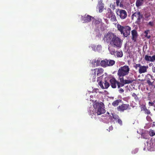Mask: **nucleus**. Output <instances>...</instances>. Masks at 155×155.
<instances>
[{
    "instance_id": "nucleus-1",
    "label": "nucleus",
    "mask_w": 155,
    "mask_h": 155,
    "mask_svg": "<svg viewBox=\"0 0 155 155\" xmlns=\"http://www.w3.org/2000/svg\"><path fill=\"white\" fill-rule=\"evenodd\" d=\"M103 40L105 43H108L110 45L109 46L108 49L111 55H116L118 58H121L123 56L122 51L121 50L117 51L112 47L118 48H120L122 45L123 40L114 33L111 32H108L105 34Z\"/></svg>"
},
{
    "instance_id": "nucleus-2",
    "label": "nucleus",
    "mask_w": 155,
    "mask_h": 155,
    "mask_svg": "<svg viewBox=\"0 0 155 155\" xmlns=\"http://www.w3.org/2000/svg\"><path fill=\"white\" fill-rule=\"evenodd\" d=\"M93 106L94 109L92 112L94 114L100 115L106 112V110L104 109V104L101 102H99L96 101L93 103Z\"/></svg>"
},
{
    "instance_id": "nucleus-7",
    "label": "nucleus",
    "mask_w": 155,
    "mask_h": 155,
    "mask_svg": "<svg viewBox=\"0 0 155 155\" xmlns=\"http://www.w3.org/2000/svg\"><path fill=\"white\" fill-rule=\"evenodd\" d=\"M110 85L112 88H115L116 87L117 85V86L118 88L121 87V82H120L117 81L116 79L114 78H111L109 81Z\"/></svg>"
},
{
    "instance_id": "nucleus-31",
    "label": "nucleus",
    "mask_w": 155,
    "mask_h": 155,
    "mask_svg": "<svg viewBox=\"0 0 155 155\" xmlns=\"http://www.w3.org/2000/svg\"><path fill=\"white\" fill-rule=\"evenodd\" d=\"M112 115L113 118L115 120H118L119 118V116L118 115L114 114H112Z\"/></svg>"
},
{
    "instance_id": "nucleus-12",
    "label": "nucleus",
    "mask_w": 155,
    "mask_h": 155,
    "mask_svg": "<svg viewBox=\"0 0 155 155\" xmlns=\"http://www.w3.org/2000/svg\"><path fill=\"white\" fill-rule=\"evenodd\" d=\"M131 35H132V40L134 42L136 41L138 36L137 31L135 30H132L131 31Z\"/></svg>"
},
{
    "instance_id": "nucleus-23",
    "label": "nucleus",
    "mask_w": 155,
    "mask_h": 155,
    "mask_svg": "<svg viewBox=\"0 0 155 155\" xmlns=\"http://www.w3.org/2000/svg\"><path fill=\"white\" fill-rule=\"evenodd\" d=\"M151 56H149L147 55H145L144 57V60L148 62L149 61L151 62Z\"/></svg>"
},
{
    "instance_id": "nucleus-19",
    "label": "nucleus",
    "mask_w": 155,
    "mask_h": 155,
    "mask_svg": "<svg viewBox=\"0 0 155 155\" xmlns=\"http://www.w3.org/2000/svg\"><path fill=\"white\" fill-rule=\"evenodd\" d=\"M121 100L120 99H117L116 101H114L112 104V105L116 107L117 106L119 103L121 101Z\"/></svg>"
},
{
    "instance_id": "nucleus-17",
    "label": "nucleus",
    "mask_w": 155,
    "mask_h": 155,
    "mask_svg": "<svg viewBox=\"0 0 155 155\" xmlns=\"http://www.w3.org/2000/svg\"><path fill=\"white\" fill-rule=\"evenodd\" d=\"M92 72L91 74V77L93 78H95L96 77V74H97V68L92 69Z\"/></svg>"
},
{
    "instance_id": "nucleus-42",
    "label": "nucleus",
    "mask_w": 155,
    "mask_h": 155,
    "mask_svg": "<svg viewBox=\"0 0 155 155\" xmlns=\"http://www.w3.org/2000/svg\"><path fill=\"white\" fill-rule=\"evenodd\" d=\"M128 0H122V1L124 4V3H126L127 2V1Z\"/></svg>"
},
{
    "instance_id": "nucleus-46",
    "label": "nucleus",
    "mask_w": 155,
    "mask_h": 155,
    "mask_svg": "<svg viewBox=\"0 0 155 155\" xmlns=\"http://www.w3.org/2000/svg\"><path fill=\"white\" fill-rule=\"evenodd\" d=\"M113 6V9H115V6Z\"/></svg>"
},
{
    "instance_id": "nucleus-32",
    "label": "nucleus",
    "mask_w": 155,
    "mask_h": 155,
    "mask_svg": "<svg viewBox=\"0 0 155 155\" xmlns=\"http://www.w3.org/2000/svg\"><path fill=\"white\" fill-rule=\"evenodd\" d=\"M147 82L149 85H152V83L150 81V80L148 78L147 81Z\"/></svg>"
},
{
    "instance_id": "nucleus-13",
    "label": "nucleus",
    "mask_w": 155,
    "mask_h": 155,
    "mask_svg": "<svg viewBox=\"0 0 155 155\" xmlns=\"http://www.w3.org/2000/svg\"><path fill=\"white\" fill-rule=\"evenodd\" d=\"M148 68V67L147 66H145L144 65H141L139 70V73L141 74L146 72L147 71V69Z\"/></svg>"
},
{
    "instance_id": "nucleus-6",
    "label": "nucleus",
    "mask_w": 155,
    "mask_h": 155,
    "mask_svg": "<svg viewBox=\"0 0 155 155\" xmlns=\"http://www.w3.org/2000/svg\"><path fill=\"white\" fill-rule=\"evenodd\" d=\"M116 13L121 19H124L127 17V13L124 10L117 9L116 10Z\"/></svg>"
},
{
    "instance_id": "nucleus-21",
    "label": "nucleus",
    "mask_w": 155,
    "mask_h": 155,
    "mask_svg": "<svg viewBox=\"0 0 155 155\" xmlns=\"http://www.w3.org/2000/svg\"><path fill=\"white\" fill-rule=\"evenodd\" d=\"M114 13L109 8L108 10V12L106 14V16L107 18H110L111 16Z\"/></svg>"
},
{
    "instance_id": "nucleus-30",
    "label": "nucleus",
    "mask_w": 155,
    "mask_h": 155,
    "mask_svg": "<svg viewBox=\"0 0 155 155\" xmlns=\"http://www.w3.org/2000/svg\"><path fill=\"white\" fill-rule=\"evenodd\" d=\"M132 96L134 97V99L136 101L138 100V97L137 94L134 93H133L132 94Z\"/></svg>"
},
{
    "instance_id": "nucleus-38",
    "label": "nucleus",
    "mask_w": 155,
    "mask_h": 155,
    "mask_svg": "<svg viewBox=\"0 0 155 155\" xmlns=\"http://www.w3.org/2000/svg\"><path fill=\"white\" fill-rule=\"evenodd\" d=\"M148 25L151 26H153V21H150L148 23Z\"/></svg>"
},
{
    "instance_id": "nucleus-44",
    "label": "nucleus",
    "mask_w": 155,
    "mask_h": 155,
    "mask_svg": "<svg viewBox=\"0 0 155 155\" xmlns=\"http://www.w3.org/2000/svg\"><path fill=\"white\" fill-rule=\"evenodd\" d=\"M150 16V15L149 14V15L148 16H147V17L146 16V18H147V17L148 18V17H149Z\"/></svg>"
},
{
    "instance_id": "nucleus-18",
    "label": "nucleus",
    "mask_w": 155,
    "mask_h": 155,
    "mask_svg": "<svg viewBox=\"0 0 155 155\" xmlns=\"http://www.w3.org/2000/svg\"><path fill=\"white\" fill-rule=\"evenodd\" d=\"M144 0H136V6L138 7L141 6L143 3Z\"/></svg>"
},
{
    "instance_id": "nucleus-3",
    "label": "nucleus",
    "mask_w": 155,
    "mask_h": 155,
    "mask_svg": "<svg viewBox=\"0 0 155 155\" xmlns=\"http://www.w3.org/2000/svg\"><path fill=\"white\" fill-rule=\"evenodd\" d=\"M117 28L123 36L127 37L130 35L131 28L128 26H123L119 24L117 25Z\"/></svg>"
},
{
    "instance_id": "nucleus-15",
    "label": "nucleus",
    "mask_w": 155,
    "mask_h": 155,
    "mask_svg": "<svg viewBox=\"0 0 155 155\" xmlns=\"http://www.w3.org/2000/svg\"><path fill=\"white\" fill-rule=\"evenodd\" d=\"M142 106V109L144 111L145 114L148 115L150 114L151 112L150 110L147 109L145 105L143 104Z\"/></svg>"
},
{
    "instance_id": "nucleus-9",
    "label": "nucleus",
    "mask_w": 155,
    "mask_h": 155,
    "mask_svg": "<svg viewBox=\"0 0 155 155\" xmlns=\"http://www.w3.org/2000/svg\"><path fill=\"white\" fill-rule=\"evenodd\" d=\"M93 18L92 16L88 15L85 14L84 16H82L81 20L83 23H87L91 21V18Z\"/></svg>"
},
{
    "instance_id": "nucleus-4",
    "label": "nucleus",
    "mask_w": 155,
    "mask_h": 155,
    "mask_svg": "<svg viewBox=\"0 0 155 155\" xmlns=\"http://www.w3.org/2000/svg\"><path fill=\"white\" fill-rule=\"evenodd\" d=\"M129 71L130 68L127 65H124L120 68L117 71V75L119 80L120 78H123L124 77L127 75Z\"/></svg>"
},
{
    "instance_id": "nucleus-47",
    "label": "nucleus",
    "mask_w": 155,
    "mask_h": 155,
    "mask_svg": "<svg viewBox=\"0 0 155 155\" xmlns=\"http://www.w3.org/2000/svg\"><path fill=\"white\" fill-rule=\"evenodd\" d=\"M107 114H110V113H109V112H107Z\"/></svg>"
},
{
    "instance_id": "nucleus-11",
    "label": "nucleus",
    "mask_w": 155,
    "mask_h": 155,
    "mask_svg": "<svg viewBox=\"0 0 155 155\" xmlns=\"http://www.w3.org/2000/svg\"><path fill=\"white\" fill-rule=\"evenodd\" d=\"M134 81V80L129 79L124 80V78H120V81L121 82V87L123 86L125 84H131Z\"/></svg>"
},
{
    "instance_id": "nucleus-33",
    "label": "nucleus",
    "mask_w": 155,
    "mask_h": 155,
    "mask_svg": "<svg viewBox=\"0 0 155 155\" xmlns=\"http://www.w3.org/2000/svg\"><path fill=\"white\" fill-rule=\"evenodd\" d=\"M102 0H99L98 2V5H104V4L102 2Z\"/></svg>"
},
{
    "instance_id": "nucleus-20",
    "label": "nucleus",
    "mask_w": 155,
    "mask_h": 155,
    "mask_svg": "<svg viewBox=\"0 0 155 155\" xmlns=\"http://www.w3.org/2000/svg\"><path fill=\"white\" fill-rule=\"evenodd\" d=\"M104 70L102 68H97V76L101 75L103 73Z\"/></svg>"
},
{
    "instance_id": "nucleus-36",
    "label": "nucleus",
    "mask_w": 155,
    "mask_h": 155,
    "mask_svg": "<svg viewBox=\"0 0 155 155\" xmlns=\"http://www.w3.org/2000/svg\"><path fill=\"white\" fill-rule=\"evenodd\" d=\"M117 122L120 125H122V121L120 119V118L117 120Z\"/></svg>"
},
{
    "instance_id": "nucleus-39",
    "label": "nucleus",
    "mask_w": 155,
    "mask_h": 155,
    "mask_svg": "<svg viewBox=\"0 0 155 155\" xmlns=\"http://www.w3.org/2000/svg\"><path fill=\"white\" fill-rule=\"evenodd\" d=\"M124 90L122 88H120V90H119V92L120 93H122L124 92Z\"/></svg>"
},
{
    "instance_id": "nucleus-41",
    "label": "nucleus",
    "mask_w": 155,
    "mask_h": 155,
    "mask_svg": "<svg viewBox=\"0 0 155 155\" xmlns=\"http://www.w3.org/2000/svg\"><path fill=\"white\" fill-rule=\"evenodd\" d=\"M113 127L112 126H110L109 127V129L110 130H113Z\"/></svg>"
},
{
    "instance_id": "nucleus-40",
    "label": "nucleus",
    "mask_w": 155,
    "mask_h": 155,
    "mask_svg": "<svg viewBox=\"0 0 155 155\" xmlns=\"http://www.w3.org/2000/svg\"><path fill=\"white\" fill-rule=\"evenodd\" d=\"M148 104L149 106H153L154 105V103L151 102H149L148 103Z\"/></svg>"
},
{
    "instance_id": "nucleus-22",
    "label": "nucleus",
    "mask_w": 155,
    "mask_h": 155,
    "mask_svg": "<svg viewBox=\"0 0 155 155\" xmlns=\"http://www.w3.org/2000/svg\"><path fill=\"white\" fill-rule=\"evenodd\" d=\"M115 63L114 60H108V66H112Z\"/></svg>"
},
{
    "instance_id": "nucleus-29",
    "label": "nucleus",
    "mask_w": 155,
    "mask_h": 155,
    "mask_svg": "<svg viewBox=\"0 0 155 155\" xmlns=\"http://www.w3.org/2000/svg\"><path fill=\"white\" fill-rule=\"evenodd\" d=\"M100 61L101 59L100 58H98L97 60H96V65L97 66L101 65Z\"/></svg>"
},
{
    "instance_id": "nucleus-5",
    "label": "nucleus",
    "mask_w": 155,
    "mask_h": 155,
    "mask_svg": "<svg viewBox=\"0 0 155 155\" xmlns=\"http://www.w3.org/2000/svg\"><path fill=\"white\" fill-rule=\"evenodd\" d=\"M131 18L133 20L136 19L135 23L139 25L141 24V20L143 18V15L140 12L137 11L132 14Z\"/></svg>"
},
{
    "instance_id": "nucleus-25",
    "label": "nucleus",
    "mask_w": 155,
    "mask_h": 155,
    "mask_svg": "<svg viewBox=\"0 0 155 155\" xmlns=\"http://www.w3.org/2000/svg\"><path fill=\"white\" fill-rule=\"evenodd\" d=\"M110 18H111L110 20L112 21H117L116 16L114 13L111 16Z\"/></svg>"
},
{
    "instance_id": "nucleus-10",
    "label": "nucleus",
    "mask_w": 155,
    "mask_h": 155,
    "mask_svg": "<svg viewBox=\"0 0 155 155\" xmlns=\"http://www.w3.org/2000/svg\"><path fill=\"white\" fill-rule=\"evenodd\" d=\"M98 84L103 89H107L110 85L109 83L106 81H105L104 82L101 81H100Z\"/></svg>"
},
{
    "instance_id": "nucleus-43",
    "label": "nucleus",
    "mask_w": 155,
    "mask_h": 155,
    "mask_svg": "<svg viewBox=\"0 0 155 155\" xmlns=\"http://www.w3.org/2000/svg\"><path fill=\"white\" fill-rule=\"evenodd\" d=\"M153 72L155 73V66L154 67L153 66Z\"/></svg>"
},
{
    "instance_id": "nucleus-45",
    "label": "nucleus",
    "mask_w": 155,
    "mask_h": 155,
    "mask_svg": "<svg viewBox=\"0 0 155 155\" xmlns=\"http://www.w3.org/2000/svg\"><path fill=\"white\" fill-rule=\"evenodd\" d=\"M153 65V64L152 63H150L149 64V66H151L152 65Z\"/></svg>"
},
{
    "instance_id": "nucleus-35",
    "label": "nucleus",
    "mask_w": 155,
    "mask_h": 155,
    "mask_svg": "<svg viewBox=\"0 0 155 155\" xmlns=\"http://www.w3.org/2000/svg\"><path fill=\"white\" fill-rule=\"evenodd\" d=\"M151 62H153L155 61V55H154L151 56Z\"/></svg>"
},
{
    "instance_id": "nucleus-16",
    "label": "nucleus",
    "mask_w": 155,
    "mask_h": 155,
    "mask_svg": "<svg viewBox=\"0 0 155 155\" xmlns=\"http://www.w3.org/2000/svg\"><path fill=\"white\" fill-rule=\"evenodd\" d=\"M114 0L115 1V3L116 4L117 6V7L119 6L121 8H123L124 5L122 1L120 2V0Z\"/></svg>"
},
{
    "instance_id": "nucleus-24",
    "label": "nucleus",
    "mask_w": 155,
    "mask_h": 155,
    "mask_svg": "<svg viewBox=\"0 0 155 155\" xmlns=\"http://www.w3.org/2000/svg\"><path fill=\"white\" fill-rule=\"evenodd\" d=\"M95 25L98 24L102 22V20L101 19H95L93 21Z\"/></svg>"
},
{
    "instance_id": "nucleus-27",
    "label": "nucleus",
    "mask_w": 155,
    "mask_h": 155,
    "mask_svg": "<svg viewBox=\"0 0 155 155\" xmlns=\"http://www.w3.org/2000/svg\"><path fill=\"white\" fill-rule=\"evenodd\" d=\"M104 7V5H98V10L99 12H103Z\"/></svg>"
},
{
    "instance_id": "nucleus-37",
    "label": "nucleus",
    "mask_w": 155,
    "mask_h": 155,
    "mask_svg": "<svg viewBox=\"0 0 155 155\" xmlns=\"http://www.w3.org/2000/svg\"><path fill=\"white\" fill-rule=\"evenodd\" d=\"M95 63H96V59H94L92 60L91 62V64L93 65H95Z\"/></svg>"
},
{
    "instance_id": "nucleus-14",
    "label": "nucleus",
    "mask_w": 155,
    "mask_h": 155,
    "mask_svg": "<svg viewBox=\"0 0 155 155\" xmlns=\"http://www.w3.org/2000/svg\"><path fill=\"white\" fill-rule=\"evenodd\" d=\"M108 60L105 59L104 60L101 61V66L104 67H106L108 66Z\"/></svg>"
},
{
    "instance_id": "nucleus-26",
    "label": "nucleus",
    "mask_w": 155,
    "mask_h": 155,
    "mask_svg": "<svg viewBox=\"0 0 155 155\" xmlns=\"http://www.w3.org/2000/svg\"><path fill=\"white\" fill-rule=\"evenodd\" d=\"M149 31V30H147L145 31L144 32V36L145 37H146L147 38L149 39L150 38V35H148V34Z\"/></svg>"
},
{
    "instance_id": "nucleus-28",
    "label": "nucleus",
    "mask_w": 155,
    "mask_h": 155,
    "mask_svg": "<svg viewBox=\"0 0 155 155\" xmlns=\"http://www.w3.org/2000/svg\"><path fill=\"white\" fill-rule=\"evenodd\" d=\"M149 134L150 135L151 137L155 135V132L153 130L151 129L149 131Z\"/></svg>"
},
{
    "instance_id": "nucleus-8",
    "label": "nucleus",
    "mask_w": 155,
    "mask_h": 155,
    "mask_svg": "<svg viewBox=\"0 0 155 155\" xmlns=\"http://www.w3.org/2000/svg\"><path fill=\"white\" fill-rule=\"evenodd\" d=\"M117 108L118 111L124 112V110H127L128 109H130V108L129 104H123L118 106Z\"/></svg>"
},
{
    "instance_id": "nucleus-34",
    "label": "nucleus",
    "mask_w": 155,
    "mask_h": 155,
    "mask_svg": "<svg viewBox=\"0 0 155 155\" xmlns=\"http://www.w3.org/2000/svg\"><path fill=\"white\" fill-rule=\"evenodd\" d=\"M141 65L140 64H136L134 66V67L136 69H137V68L139 67V68H140V67L141 66Z\"/></svg>"
}]
</instances>
